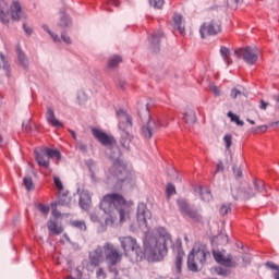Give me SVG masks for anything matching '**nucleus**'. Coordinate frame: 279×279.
Returning <instances> with one entry per match:
<instances>
[{
    "instance_id": "6",
    "label": "nucleus",
    "mask_w": 279,
    "mask_h": 279,
    "mask_svg": "<svg viewBox=\"0 0 279 279\" xmlns=\"http://www.w3.org/2000/svg\"><path fill=\"white\" fill-rule=\"evenodd\" d=\"M220 32H221V22L218 19H214L209 23H204L199 31L202 38L217 35Z\"/></svg>"
},
{
    "instance_id": "29",
    "label": "nucleus",
    "mask_w": 279,
    "mask_h": 279,
    "mask_svg": "<svg viewBox=\"0 0 279 279\" xmlns=\"http://www.w3.org/2000/svg\"><path fill=\"white\" fill-rule=\"evenodd\" d=\"M161 37H163V33L161 31H159L158 33H155L150 38L153 46L156 47V45H159Z\"/></svg>"
},
{
    "instance_id": "43",
    "label": "nucleus",
    "mask_w": 279,
    "mask_h": 279,
    "mask_svg": "<svg viewBox=\"0 0 279 279\" xmlns=\"http://www.w3.org/2000/svg\"><path fill=\"white\" fill-rule=\"evenodd\" d=\"M175 187H174V185L173 184H171V183H169L168 184V186H167V194L169 195V197H170V195H175Z\"/></svg>"
},
{
    "instance_id": "32",
    "label": "nucleus",
    "mask_w": 279,
    "mask_h": 279,
    "mask_svg": "<svg viewBox=\"0 0 279 279\" xmlns=\"http://www.w3.org/2000/svg\"><path fill=\"white\" fill-rule=\"evenodd\" d=\"M122 61L121 57L119 56H113L109 59L108 65L110 68H116L120 62Z\"/></svg>"
},
{
    "instance_id": "44",
    "label": "nucleus",
    "mask_w": 279,
    "mask_h": 279,
    "mask_svg": "<svg viewBox=\"0 0 279 279\" xmlns=\"http://www.w3.org/2000/svg\"><path fill=\"white\" fill-rule=\"evenodd\" d=\"M228 1V5L231 8V9H236L238 8V4L242 1V0H227Z\"/></svg>"
},
{
    "instance_id": "28",
    "label": "nucleus",
    "mask_w": 279,
    "mask_h": 279,
    "mask_svg": "<svg viewBox=\"0 0 279 279\" xmlns=\"http://www.w3.org/2000/svg\"><path fill=\"white\" fill-rule=\"evenodd\" d=\"M71 226L73 228L78 229L80 231H86V223H85V221L74 220V221L71 222Z\"/></svg>"
},
{
    "instance_id": "49",
    "label": "nucleus",
    "mask_w": 279,
    "mask_h": 279,
    "mask_svg": "<svg viewBox=\"0 0 279 279\" xmlns=\"http://www.w3.org/2000/svg\"><path fill=\"white\" fill-rule=\"evenodd\" d=\"M210 90L216 95L219 96L220 95V90L218 89V87L216 85H210Z\"/></svg>"
},
{
    "instance_id": "26",
    "label": "nucleus",
    "mask_w": 279,
    "mask_h": 279,
    "mask_svg": "<svg viewBox=\"0 0 279 279\" xmlns=\"http://www.w3.org/2000/svg\"><path fill=\"white\" fill-rule=\"evenodd\" d=\"M184 120L189 124H194L196 122V113L193 110H189L184 113Z\"/></svg>"
},
{
    "instance_id": "20",
    "label": "nucleus",
    "mask_w": 279,
    "mask_h": 279,
    "mask_svg": "<svg viewBox=\"0 0 279 279\" xmlns=\"http://www.w3.org/2000/svg\"><path fill=\"white\" fill-rule=\"evenodd\" d=\"M36 162L39 167H44V169H48L50 165L49 157L46 156L43 150L40 153H36Z\"/></svg>"
},
{
    "instance_id": "41",
    "label": "nucleus",
    "mask_w": 279,
    "mask_h": 279,
    "mask_svg": "<svg viewBox=\"0 0 279 279\" xmlns=\"http://www.w3.org/2000/svg\"><path fill=\"white\" fill-rule=\"evenodd\" d=\"M229 213H231V205L230 204H226V205H222L221 208H220V215H228Z\"/></svg>"
},
{
    "instance_id": "63",
    "label": "nucleus",
    "mask_w": 279,
    "mask_h": 279,
    "mask_svg": "<svg viewBox=\"0 0 279 279\" xmlns=\"http://www.w3.org/2000/svg\"><path fill=\"white\" fill-rule=\"evenodd\" d=\"M2 141H3V138H2V136L0 135V146H1V144H2Z\"/></svg>"
},
{
    "instance_id": "18",
    "label": "nucleus",
    "mask_w": 279,
    "mask_h": 279,
    "mask_svg": "<svg viewBox=\"0 0 279 279\" xmlns=\"http://www.w3.org/2000/svg\"><path fill=\"white\" fill-rule=\"evenodd\" d=\"M46 120L54 128L63 126V124L56 118L54 111L50 107L47 108Z\"/></svg>"
},
{
    "instance_id": "57",
    "label": "nucleus",
    "mask_w": 279,
    "mask_h": 279,
    "mask_svg": "<svg viewBox=\"0 0 279 279\" xmlns=\"http://www.w3.org/2000/svg\"><path fill=\"white\" fill-rule=\"evenodd\" d=\"M24 29H25V32H26L27 34H31V33H32V29H31L29 27H26L25 25H24Z\"/></svg>"
},
{
    "instance_id": "52",
    "label": "nucleus",
    "mask_w": 279,
    "mask_h": 279,
    "mask_svg": "<svg viewBox=\"0 0 279 279\" xmlns=\"http://www.w3.org/2000/svg\"><path fill=\"white\" fill-rule=\"evenodd\" d=\"M77 147L81 149V151H85L86 145H84L82 142H77Z\"/></svg>"
},
{
    "instance_id": "62",
    "label": "nucleus",
    "mask_w": 279,
    "mask_h": 279,
    "mask_svg": "<svg viewBox=\"0 0 279 279\" xmlns=\"http://www.w3.org/2000/svg\"><path fill=\"white\" fill-rule=\"evenodd\" d=\"M0 60L4 61V57L0 53Z\"/></svg>"
},
{
    "instance_id": "12",
    "label": "nucleus",
    "mask_w": 279,
    "mask_h": 279,
    "mask_svg": "<svg viewBox=\"0 0 279 279\" xmlns=\"http://www.w3.org/2000/svg\"><path fill=\"white\" fill-rule=\"evenodd\" d=\"M117 116H118V119H119V128L122 131H126L128 129L132 128V119L125 111L120 109L117 112Z\"/></svg>"
},
{
    "instance_id": "35",
    "label": "nucleus",
    "mask_w": 279,
    "mask_h": 279,
    "mask_svg": "<svg viewBox=\"0 0 279 279\" xmlns=\"http://www.w3.org/2000/svg\"><path fill=\"white\" fill-rule=\"evenodd\" d=\"M220 52H221V56L223 57L225 61L228 64H230V61H229L230 50L226 47H221Z\"/></svg>"
},
{
    "instance_id": "5",
    "label": "nucleus",
    "mask_w": 279,
    "mask_h": 279,
    "mask_svg": "<svg viewBox=\"0 0 279 279\" xmlns=\"http://www.w3.org/2000/svg\"><path fill=\"white\" fill-rule=\"evenodd\" d=\"M104 252L106 255V262L108 263L110 271H112V267L121 264L123 254L117 246H114L110 242L105 243ZM113 272L116 274V276L118 275V270L114 269Z\"/></svg>"
},
{
    "instance_id": "55",
    "label": "nucleus",
    "mask_w": 279,
    "mask_h": 279,
    "mask_svg": "<svg viewBox=\"0 0 279 279\" xmlns=\"http://www.w3.org/2000/svg\"><path fill=\"white\" fill-rule=\"evenodd\" d=\"M69 132H70V134L72 135L73 140H74V141H77L75 132L72 131V130H69Z\"/></svg>"
},
{
    "instance_id": "9",
    "label": "nucleus",
    "mask_w": 279,
    "mask_h": 279,
    "mask_svg": "<svg viewBox=\"0 0 279 279\" xmlns=\"http://www.w3.org/2000/svg\"><path fill=\"white\" fill-rule=\"evenodd\" d=\"M151 219V213L147 206L143 203L138 204L137 207V222L141 228H147L148 221Z\"/></svg>"
},
{
    "instance_id": "38",
    "label": "nucleus",
    "mask_w": 279,
    "mask_h": 279,
    "mask_svg": "<svg viewBox=\"0 0 279 279\" xmlns=\"http://www.w3.org/2000/svg\"><path fill=\"white\" fill-rule=\"evenodd\" d=\"M70 24H71V21L69 20V17L63 14V15L61 16V20H60L59 25H60L61 27H66V26H69Z\"/></svg>"
},
{
    "instance_id": "46",
    "label": "nucleus",
    "mask_w": 279,
    "mask_h": 279,
    "mask_svg": "<svg viewBox=\"0 0 279 279\" xmlns=\"http://www.w3.org/2000/svg\"><path fill=\"white\" fill-rule=\"evenodd\" d=\"M96 276L98 279H106V272L104 271L102 268H99L96 272Z\"/></svg>"
},
{
    "instance_id": "25",
    "label": "nucleus",
    "mask_w": 279,
    "mask_h": 279,
    "mask_svg": "<svg viewBox=\"0 0 279 279\" xmlns=\"http://www.w3.org/2000/svg\"><path fill=\"white\" fill-rule=\"evenodd\" d=\"M190 219H193L195 222L202 221V216L198 214L197 210L193 209L192 207L190 210L185 214Z\"/></svg>"
},
{
    "instance_id": "7",
    "label": "nucleus",
    "mask_w": 279,
    "mask_h": 279,
    "mask_svg": "<svg viewBox=\"0 0 279 279\" xmlns=\"http://www.w3.org/2000/svg\"><path fill=\"white\" fill-rule=\"evenodd\" d=\"M235 54L238 58H243V60L250 65L255 64L258 59V50L252 47L238 49L235 50Z\"/></svg>"
},
{
    "instance_id": "10",
    "label": "nucleus",
    "mask_w": 279,
    "mask_h": 279,
    "mask_svg": "<svg viewBox=\"0 0 279 279\" xmlns=\"http://www.w3.org/2000/svg\"><path fill=\"white\" fill-rule=\"evenodd\" d=\"M93 136L101 143L105 147H111L112 145H116V140L112 135H108L101 130L93 129L92 130Z\"/></svg>"
},
{
    "instance_id": "27",
    "label": "nucleus",
    "mask_w": 279,
    "mask_h": 279,
    "mask_svg": "<svg viewBox=\"0 0 279 279\" xmlns=\"http://www.w3.org/2000/svg\"><path fill=\"white\" fill-rule=\"evenodd\" d=\"M16 54H17V59H19V62L21 63V65L23 68H26L28 65V60H27L25 53L20 48H17Z\"/></svg>"
},
{
    "instance_id": "11",
    "label": "nucleus",
    "mask_w": 279,
    "mask_h": 279,
    "mask_svg": "<svg viewBox=\"0 0 279 279\" xmlns=\"http://www.w3.org/2000/svg\"><path fill=\"white\" fill-rule=\"evenodd\" d=\"M113 170L120 182H124L131 175V173L126 170V166L121 161L114 162Z\"/></svg>"
},
{
    "instance_id": "31",
    "label": "nucleus",
    "mask_w": 279,
    "mask_h": 279,
    "mask_svg": "<svg viewBox=\"0 0 279 279\" xmlns=\"http://www.w3.org/2000/svg\"><path fill=\"white\" fill-rule=\"evenodd\" d=\"M245 89L242 86L235 87L231 90V97L235 99L238 96L244 95Z\"/></svg>"
},
{
    "instance_id": "48",
    "label": "nucleus",
    "mask_w": 279,
    "mask_h": 279,
    "mask_svg": "<svg viewBox=\"0 0 279 279\" xmlns=\"http://www.w3.org/2000/svg\"><path fill=\"white\" fill-rule=\"evenodd\" d=\"M233 173L238 177V178H242V170L238 167H233Z\"/></svg>"
},
{
    "instance_id": "53",
    "label": "nucleus",
    "mask_w": 279,
    "mask_h": 279,
    "mask_svg": "<svg viewBox=\"0 0 279 279\" xmlns=\"http://www.w3.org/2000/svg\"><path fill=\"white\" fill-rule=\"evenodd\" d=\"M114 223V218H107L106 219V226H112Z\"/></svg>"
},
{
    "instance_id": "50",
    "label": "nucleus",
    "mask_w": 279,
    "mask_h": 279,
    "mask_svg": "<svg viewBox=\"0 0 279 279\" xmlns=\"http://www.w3.org/2000/svg\"><path fill=\"white\" fill-rule=\"evenodd\" d=\"M61 37H62V39H63V41H64L65 44H68V45L71 44V38H70L69 36H66L65 34H62Z\"/></svg>"
},
{
    "instance_id": "54",
    "label": "nucleus",
    "mask_w": 279,
    "mask_h": 279,
    "mask_svg": "<svg viewBox=\"0 0 279 279\" xmlns=\"http://www.w3.org/2000/svg\"><path fill=\"white\" fill-rule=\"evenodd\" d=\"M267 106H268V104H267L265 100H262V106H260V108H262L263 110H266V109H267Z\"/></svg>"
},
{
    "instance_id": "17",
    "label": "nucleus",
    "mask_w": 279,
    "mask_h": 279,
    "mask_svg": "<svg viewBox=\"0 0 279 279\" xmlns=\"http://www.w3.org/2000/svg\"><path fill=\"white\" fill-rule=\"evenodd\" d=\"M10 11H11V19L13 21H19L23 15V11L19 1H14L12 3V5L10 7Z\"/></svg>"
},
{
    "instance_id": "56",
    "label": "nucleus",
    "mask_w": 279,
    "mask_h": 279,
    "mask_svg": "<svg viewBox=\"0 0 279 279\" xmlns=\"http://www.w3.org/2000/svg\"><path fill=\"white\" fill-rule=\"evenodd\" d=\"M258 129H259L262 132H266L267 129H268V126H267V125H260Z\"/></svg>"
},
{
    "instance_id": "51",
    "label": "nucleus",
    "mask_w": 279,
    "mask_h": 279,
    "mask_svg": "<svg viewBox=\"0 0 279 279\" xmlns=\"http://www.w3.org/2000/svg\"><path fill=\"white\" fill-rule=\"evenodd\" d=\"M219 171H221V172L225 171V167L221 161L217 165V169H216V172H219Z\"/></svg>"
},
{
    "instance_id": "59",
    "label": "nucleus",
    "mask_w": 279,
    "mask_h": 279,
    "mask_svg": "<svg viewBox=\"0 0 279 279\" xmlns=\"http://www.w3.org/2000/svg\"><path fill=\"white\" fill-rule=\"evenodd\" d=\"M274 278H275V279H279V271H276V272L274 274Z\"/></svg>"
},
{
    "instance_id": "16",
    "label": "nucleus",
    "mask_w": 279,
    "mask_h": 279,
    "mask_svg": "<svg viewBox=\"0 0 279 279\" xmlns=\"http://www.w3.org/2000/svg\"><path fill=\"white\" fill-rule=\"evenodd\" d=\"M53 181H54V185L57 186V189L59 191V197H60L59 204L63 205L66 203L68 192H64L63 184H62L61 180L59 179V177H53Z\"/></svg>"
},
{
    "instance_id": "24",
    "label": "nucleus",
    "mask_w": 279,
    "mask_h": 279,
    "mask_svg": "<svg viewBox=\"0 0 279 279\" xmlns=\"http://www.w3.org/2000/svg\"><path fill=\"white\" fill-rule=\"evenodd\" d=\"M183 17L180 14H174L173 22L181 34L185 33V27L182 25Z\"/></svg>"
},
{
    "instance_id": "58",
    "label": "nucleus",
    "mask_w": 279,
    "mask_h": 279,
    "mask_svg": "<svg viewBox=\"0 0 279 279\" xmlns=\"http://www.w3.org/2000/svg\"><path fill=\"white\" fill-rule=\"evenodd\" d=\"M276 100H277L276 108L279 110V95L276 97Z\"/></svg>"
},
{
    "instance_id": "4",
    "label": "nucleus",
    "mask_w": 279,
    "mask_h": 279,
    "mask_svg": "<svg viewBox=\"0 0 279 279\" xmlns=\"http://www.w3.org/2000/svg\"><path fill=\"white\" fill-rule=\"evenodd\" d=\"M265 191V182L263 180H255L252 185L244 186L238 193L232 189V195L235 199H252L256 197L257 193H263Z\"/></svg>"
},
{
    "instance_id": "8",
    "label": "nucleus",
    "mask_w": 279,
    "mask_h": 279,
    "mask_svg": "<svg viewBox=\"0 0 279 279\" xmlns=\"http://www.w3.org/2000/svg\"><path fill=\"white\" fill-rule=\"evenodd\" d=\"M168 124H162L160 119L157 117L150 118L147 121V124L143 126V136L145 138H151V136L157 132L161 126H167Z\"/></svg>"
},
{
    "instance_id": "47",
    "label": "nucleus",
    "mask_w": 279,
    "mask_h": 279,
    "mask_svg": "<svg viewBox=\"0 0 279 279\" xmlns=\"http://www.w3.org/2000/svg\"><path fill=\"white\" fill-rule=\"evenodd\" d=\"M44 28L50 34V36L52 37V39L57 43V41H60L58 35L51 33L47 26H44Z\"/></svg>"
},
{
    "instance_id": "37",
    "label": "nucleus",
    "mask_w": 279,
    "mask_h": 279,
    "mask_svg": "<svg viewBox=\"0 0 279 279\" xmlns=\"http://www.w3.org/2000/svg\"><path fill=\"white\" fill-rule=\"evenodd\" d=\"M89 204H90L89 197L87 198V202H85L83 196L80 198V206L81 208H83V210H88Z\"/></svg>"
},
{
    "instance_id": "22",
    "label": "nucleus",
    "mask_w": 279,
    "mask_h": 279,
    "mask_svg": "<svg viewBox=\"0 0 279 279\" xmlns=\"http://www.w3.org/2000/svg\"><path fill=\"white\" fill-rule=\"evenodd\" d=\"M41 151L48 157L49 160L50 158H57V160H60L61 158V154L57 149L44 148Z\"/></svg>"
},
{
    "instance_id": "14",
    "label": "nucleus",
    "mask_w": 279,
    "mask_h": 279,
    "mask_svg": "<svg viewBox=\"0 0 279 279\" xmlns=\"http://www.w3.org/2000/svg\"><path fill=\"white\" fill-rule=\"evenodd\" d=\"M214 258L216 262L225 267H232V258L225 257V255L220 251H213Z\"/></svg>"
},
{
    "instance_id": "13",
    "label": "nucleus",
    "mask_w": 279,
    "mask_h": 279,
    "mask_svg": "<svg viewBox=\"0 0 279 279\" xmlns=\"http://www.w3.org/2000/svg\"><path fill=\"white\" fill-rule=\"evenodd\" d=\"M90 265L98 267L102 262V247L97 246L96 250L89 253Z\"/></svg>"
},
{
    "instance_id": "45",
    "label": "nucleus",
    "mask_w": 279,
    "mask_h": 279,
    "mask_svg": "<svg viewBox=\"0 0 279 279\" xmlns=\"http://www.w3.org/2000/svg\"><path fill=\"white\" fill-rule=\"evenodd\" d=\"M266 266H267L269 269L276 270L277 272H279V266L276 265L275 263L268 262V263L266 264Z\"/></svg>"
},
{
    "instance_id": "15",
    "label": "nucleus",
    "mask_w": 279,
    "mask_h": 279,
    "mask_svg": "<svg viewBox=\"0 0 279 279\" xmlns=\"http://www.w3.org/2000/svg\"><path fill=\"white\" fill-rule=\"evenodd\" d=\"M10 7L4 0H0V21L3 24H8L10 21L9 16Z\"/></svg>"
},
{
    "instance_id": "34",
    "label": "nucleus",
    "mask_w": 279,
    "mask_h": 279,
    "mask_svg": "<svg viewBox=\"0 0 279 279\" xmlns=\"http://www.w3.org/2000/svg\"><path fill=\"white\" fill-rule=\"evenodd\" d=\"M228 117L231 119L232 122H235L238 125H241V126L244 125V122L240 120V118L233 112L230 111L228 113Z\"/></svg>"
},
{
    "instance_id": "39",
    "label": "nucleus",
    "mask_w": 279,
    "mask_h": 279,
    "mask_svg": "<svg viewBox=\"0 0 279 279\" xmlns=\"http://www.w3.org/2000/svg\"><path fill=\"white\" fill-rule=\"evenodd\" d=\"M223 142L226 143V149H230V147L232 145V135L226 134L223 137Z\"/></svg>"
},
{
    "instance_id": "60",
    "label": "nucleus",
    "mask_w": 279,
    "mask_h": 279,
    "mask_svg": "<svg viewBox=\"0 0 279 279\" xmlns=\"http://www.w3.org/2000/svg\"><path fill=\"white\" fill-rule=\"evenodd\" d=\"M110 3H112L113 5L118 7V3L116 2V0H109Z\"/></svg>"
},
{
    "instance_id": "42",
    "label": "nucleus",
    "mask_w": 279,
    "mask_h": 279,
    "mask_svg": "<svg viewBox=\"0 0 279 279\" xmlns=\"http://www.w3.org/2000/svg\"><path fill=\"white\" fill-rule=\"evenodd\" d=\"M38 209L40 210V213L43 214V215H45V217H47V215H48V213H49V206H47V205H43V204H39L38 205Z\"/></svg>"
},
{
    "instance_id": "64",
    "label": "nucleus",
    "mask_w": 279,
    "mask_h": 279,
    "mask_svg": "<svg viewBox=\"0 0 279 279\" xmlns=\"http://www.w3.org/2000/svg\"><path fill=\"white\" fill-rule=\"evenodd\" d=\"M68 279H76V278H74V277H69Z\"/></svg>"
},
{
    "instance_id": "40",
    "label": "nucleus",
    "mask_w": 279,
    "mask_h": 279,
    "mask_svg": "<svg viewBox=\"0 0 279 279\" xmlns=\"http://www.w3.org/2000/svg\"><path fill=\"white\" fill-rule=\"evenodd\" d=\"M130 143H131V140L129 137V134L125 133V136L121 138V144L123 147H125V149H129Z\"/></svg>"
},
{
    "instance_id": "1",
    "label": "nucleus",
    "mask_w": 279,
    "mask_h": 279,
    "mask_svg": "<svg viewBox=\"0 0 279 279\" xmlns=\"http://www.w3.org/2000/svg\"><path fill=\"white\" fill-rule=\"evenodd\" d=\"M119 242L124 256L133 264L141 263L144 258L148 262H160L168 254V247L172 246L171 235L166 231L145 242L144 252L133 236H120Z\"/></svg>"
},
{
    "instance_id": "23",
    "label": "nucleus",
    "mask_w": 279,
    "mask_h": 279,
    "mask_svg": "<svg viewBox=\"0 0 279 279\" xmlns=\"http://www.w3.org/2000/svg\"><path fill=\"white\" fill-rule=\"evenodd\" d=\"M178 206H179L180 213H181L182 215H186V214L189 213V210L192 208V207L189 205V203H187L185 199H183V198H181V199L178 201Z\"/></svg>"
},
{
    "instance_id": "2",
    "label": "nucleus",
    "mask_w": 279,
    "mask_h": 279,
    "mask_svg": "<svg viewBox=\"0 0 279 279\" xmlns=\"http://www.w3.org/2000/svg\"><path fill=\"white\" fill-rule=\"evenodd\" d=\"M133 203L126 202L125 198L119 193L107 194L100 202V208L107 215L118 210L120 223L126 222L130 219L131 206Z\"/></svg>"
},
{
    "instance_id": "36",
    "label": "nucleus",
    "mask_w": 279,
    "mask_h": 279,
    "mask_svg": "<svg viewBox=\"0 0 279 279\" xmlns=\"http://www.w3.org/2000/svg\"><path fill=\"white\" fill-rule=\"evenodd\" d=\"M149 3L155 9H161L165 4V0H149Z\"/></svg>"
},
{
    "instance_id": "33",
    "label": "nucleus",
    "mask_w": 279,
    "mask_h": 279,
    "mask_svg": "<svg viewBox=\"0 0 279 279\" xmlns=\"http://www.w3.org/2000/svg\"><path fill=\"white\" fill-rule=\"evenodd\" d=\"M23 184L25 185L26 191H33L34 183L31 177H25L23 179Z\"/></svg>"
},
{
    "instance_id": "61",
    "label": "nucleus",
    "mask_w": 279,
    "mask_h": 279,
    "mask_svg": "<svg viewBox=\"0 0 279 279\" xmlns=\"http://www.w3.org/2000/svg\"><path fill=\"white\" fill-rule=\"evenodd\" d=\"M247 121L251 123V124H255V121L251 120V119H247Z\"/></svg>"
},
{
    "instance_id": "19",
    "label": "nucleus",
    "mask_w": 279,
    "mask_h": 279,
    "mask_svg": "<svg viewBox=\"0 0 279 279\" xmlns=\"http://www.w3.org/2000/svg\"><path fill=\"white\" fill-rule=\"evenodd\" d=\"M47 228H48L49 232L52 233L53 235H60L63 233L62 226L58 225V222H56L53 220L48 221Z\"/></svg>"
},
{
    "instance_id": "21",
    "label": "nucleus",
    "mask_w": 279,
    "mask_h": 279,
    "mask_svg": "<svg viewBox=\"0 0 279 279\" xmlns=\"http://www.w3.org/2000/svg\"><path fill=\"white\" fill-rule=\"evenodd\" d=\"M184 251L182 248L178 250V255L175 258V271L180 275L182 271V263L184 258Z\"/></svg>"
},
{
    "instance_id": "3",
    "label": "nucleus",
    "mask_w": 279,
    "mask_h": 279,
    "mask_svg": "<svg viewBox=\"0 0 279 279\" xmlns=\"http://www.w3.org/2000/svg\"><path fill=\"white\" fill-rule=\"evenodd\" d=\"M210 253L207 251L205 245L195 244L192 252L189 254L187 267L191 271L197 272L198 266H203L206 263L207 257Z\"/></svg>"
},
{
    "instance_id": "30",
    "label": "nucleus",
    "mask_w": 279,
    "mask_h": 279,
    "mask_svg": "<svg viewBox=\"0 0 279 279\" xmlns=\"http://www.w3.org/2000/svg\"><path fill=\"white\" fill-rule=\"evenodd\" d=\"M201 197L203 202H210L211 194L208 190H204L203 187L199 189Z\"/></svg>"
}]
</instances>
